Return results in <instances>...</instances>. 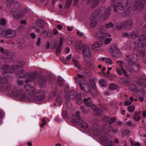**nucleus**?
<instances>
[{
	"label": "nucleus",
	"instance_id": "nucleus-8",
	"mask_svg": "<svg viewBox=\"0 0 146 146\" xmlns=\"http://www.w3.org/2000/svg\"><path fill=\"white\" fill-rule=\"evenodd\" d=\"M130 67L127 68V71L129 73V74L136 73L139 71L140 69L139 64L135 62L132 64L130 65Z\"/></svg>",
	"mask_w": 146,
	"mask_h": 146
},
{
	"label": "nucleus",
	"instance_id": "nucleus-43",
	"mask_svg": "<svg viewBox=\"0 0 146 146\" xmlns=\"http://www.w3.org/2000/svg\"><path fill=\"white\" fill-rule=\"evenodd\" d=\"M117 85L115 84H111L109 86V88L110 89L114 90L116 89L117 88Z\"/></svg>",
	"mask_w": 146,
	"mask_h": 146
},
{
	"label": "nucleus",
	"instance_id": "nucleus-31",
	"mask_svg": "<svg viewBox=\"0 0 146 146\" xmlns=\"http://www.w3.org/2000/svg\"><path fill=\"white\" fill-rule=\"evenodd\" d=\"M76 47L78 49H82L85 45L82 43L81 41H76L75 42Z\"/></svg>",
	"mask_w": 146,
	"mask_h": 146
},
{
	"label": "nucleus",
	"instance_id": "nucleus-11",
	"mask_svg": "<svg viewBox=\"0 0 146 146\" xmlns=\"http://www.w3.org/2000/svg\"><path fill=\"white\" fill-rule=\"evenodd\" d=\"M14 71H15V73L18 76L19 78H24V77H20V76H23L24 74L21 76L20 74H22L24 70L21 65V63L19 62L18 64L14 66Z\"/></svg>",
	"mask_w": 146,
	"mask_h": 146
},
{
	"label": "nucleus",
	"instance_id": "nucleus-58",
	"mask_svg": "<svg viewBox=\"0 0 146 146\" xmlns=\"http://www.w3.org/2000/svg\"><path fill=\"white\" fill-rule=\"evenodd\" d=\"M109 119V118L108 117L104 116L102 117V121L107 123V121H108V120Z\"/></svg>",
	"mask_w": 146,
	"mask_h": 146
},
{
	"label": "nucleus",
	"instance_id": "nucleus-3",
	"mask_svg": "<svg viewBox=\"0 0 146 146\" xmlns=\"http://www.w3.org/2000/svg\"><path fill=\"white\" fill-rule=\"evenodd\" d=\"M7 79L5 77L0 78V91L9 92L11 90V84L9 83L4 84L7 82Z\"/></svg>",
	"mask_w": 146,
	"mask_h": 146
},
{
	"label": "nucleus",
	"instance_id": "nucleus-35",
	"mask_svg": "<svg viewBox=\"0 0 146 146\" xmlns=\"http://www.w3.org/2000/svg\"><path fill=\"white\" fill-rule=\"evenodd\" d=\"M111 137L109 135H105L102 136L100 138V140L102 141L105 142L108 140L110 139Z\"/></svg>",
	"mask_w": 146,
	"mask_h": 146
},
{
	"label": "nucleus",
	"instance_id": "nucleus-25",
	"mask_svg": "<svg viewBox=\"0 0 146 146\" xmlns=\"http://www.w3.org/2000/svg\"><path fill=\"white\" fill-rule=\"evenodd\" d=\"M139 35V33L137 32H132L130 33H124V36H138Z\"/></svg>",
	"mask_w": 146,
	"mask_h": 146
},
{
	"label": "nucleus",
	"instance_id": "nucleus-1",
	"mask_svg": "<svg viewBox=\"0 0 146 146\" xmlns=\"http://www.w3.org/2000/svg\"><path fill=\"white\" fill-rule=\"evenodd\" d=\"M80 112L79 111H77L74 115L75 118L71 121V123L75 125H78L79 123L80 125L82 128H86L88 127V125L86 122H84V119L80 117Z\"/></svg>",
	"mask_w": 146,
	"mask_h": 146
},
{
	"label": "nucleus",
	"instance_id": "nucleus-29",
	"mask_svg": "<svg viewBox=\"0 0 146 146\" xmlns=\"http://www.w3.org/2000/svg\"><path fill=\"white\" fill-rule=\"evenodd\" d=\"M82 75L87 77H91L92 76V72L90 70H86L82 72Z\"/></svg>",
	"mask_w": 146,
	"mask_h": 146
},
{
	"label": "nucleus",
	"instance_id": "nucleus-2",
	"mask_svg": "<svg viewBox=\"0 0 146 146\" xmlns=\"http://www.w3.org/2000/svg\"><path fill=\"white\" fill-rule=\"evenodd\" d=\"M45 93L42 90H37L33 95H30L28 97V100L30 102H34L35 101L42 100L45 97Z\"/></svg>",
	"mask_w": 146,
	"mask_h": 146
},
{
	"label": "nucleus",
	"instance_id": "nucleus-33",
	"mask_svg": "<svg viewBox=\"0 0 146 146\" xmlns=\"http://www.w3.org/2000/svg\"><path fill=\"white\" fill-rule=\"evenodd\" d=\"M140 113V112H136L133 115V119L135 121H137L140 120V117L139 116V114Z\"/></svg>",
	"mask_w": 146,
	"mask_h": 146
},
{
	"label": "nucleus",
	"instance_id": "nucleus-40",
	"mask_svg": "<svg viewBox=\"0 0 146 146\" xmlns=\"http://www.w3.org/2000/svg\"><path fill=\"white\" fill-rule=\"evenodd\" d=\"M112 40V38H105L104 40V44L106 45H108L110 43Z\"/></svg>",
	"mask_w": 146,
	"mask_h": 146
},
{
	"label": "nucleus",
	"instance_id": "nucleus-53",
	"mask_svg": "<svg viewBox=\"0 0 146 146\" xmlns=\"http://www.w3.org/2000/svg\"><path fill=\"white\" fill-rule=\"evenodd\" d=\"M58 43V41L56 40L53 41L52 42V49H53L56 48V47L57 46V45Z\"/></svg>",
	"mask_w": 146,
	"mask_h": 146
},
{
	"label": "nucleus",
	"instance_id": "nucleus-36",
	"mask_svg": "<svg viewBox=\"0 0 146 146\" xmlns=\"http://www.w3.org/2000/svg\"><path fill=\"white\" fill-rule=\"evenodd\" d=\"M94 112L96 115L99 116L101 115V114L103 112V111L101 109L98 108L96 110H95Z\"/></svg>",
	"mask_w": 146,
	"mask_h": 146
},
{
	"label": "nucleus",
	"instance_id": "nucleus-9",
	"mask_svg": "<svg viewBox=\"0 0 146 146\" xmlns=\"http://www.w3.org/2000/svg\"><path fill=\"white\" fill-rule=\"evenodd\" d=\"M20 77H28V78L25 81V82L26 83H27L30 81H32L36 80L38 77V74L36 73H27L24 74V75L23 76H20Z\"/></svg>",
	"mask_w": 146,
	"mask_h": 146
},
{
	"label": "nucleus",
	"instance_id": "nucleus-23",
	"mask_svg": "<svg viewBox=\"0 0 146 146\" xmlns=\"http://www.w3.org/2000/svg\"><path fill=\"white\" fill-rule=\"evenodd\" d=\"M64 39L62 37H61L59 42V44L58 46L56 51L57 54L58 55L61 52L62 46L63 43Z\"/></svg>",
	"mask_w": 146,
	"mask_h": 146
},
{
	"label": "nucleus",
	"instance_id": "nucleus-19",
	"mask_svg": "<svg viewBox=\"0 0 146 146\" xmlns=\"http://www.w3.org/2000/svg\"><path fill=\"white\" fill-rule=\"evenodd\" d=\"M16 32L13 30L10 29H6L4 30L1 33L2 36L11 35L12 36H15L16 35Z\"/></svg>",
	"mask_w": 146,
	"mask_h": 146
},
{
	"label": "nucleus",
	"instance_id": "nucleus-48",
	"mask_svg": "<svg viewBox=\"0 0 146 146\" xmlns=\"http://www.w3.org/2000/svg\"><path fill=\"white\" fill-rule=\"evenodd\" d=\"M62 100L60 96H58L56 99V101L57 103L59 105L61 104L62 102Z\"/></svg>",
	"mask_w": 146,
	"mask_h": 146
},
{
	"label": "nucleus",
	"instance_id": "nucleus-6",
	"mask_svg": "<svg viewBox=\"0 0 146 146\" xmlns=\"http://www.w3.org/2000/svg\"><path fill=\"white\" fill-rule=\"evenodd\" d=\"M82 52L84 60L87 62H90V58L91 56V54L89 47L85 45L82 49Z\"/></svg>",
	"mask_w": 146,
	"mask_h": 146
},
{
	"label": "nucleus",
	"instance_id": "nucleus-4",
	"mask_svg": "<svg viewBox=\"0 0 146 146\" xmlns=\"http://www.w3.org/2000/svg\"><path fill=\"white\" fill-rule=\"evenodd\" d=\"M0 52L2 53H3L4 56L1 55L0 58L1 59H5V62L6 63L11 62L12 61V58L13 56L9 51L7 50H4L2 47H0Z\"/></svg>",
	"mask_w": 146,
	"mask_h": 146
},
{
	"label": "nucleus",
	"instance_id": "nucleus-21",
	"mask_svg": "<svg viewBox=\"0 0 146 146\" xmlns=\"http://www.w3.org/2000/svg\"><path fill=\"white\" fill-rule=\"evenodd\" d=\"M116 71L119 75H121L123 73V74L125 76L127 77L129 76V74L128 73V72L127 71H126L123 68L121 69L117 68Z\"/></svg>",
	"mask_w": 146,
	"mask_h": 146
},
{
	"label": "nucleus",
	"instance_id": "nucleus-61",
	"mask_svg": "<svg viewBox=\"0 0 146 146\" xmlns=\"http://www.w3.org/2000/svg\"><path fill=\"white\" fill-rule=\"evenodd\" d=\"M6 23V21L4 19H2L0 20V24L1 25H5Z\"/></svg>",
	"mask_w": 146,
	"mask_h": 146
},
{
	"label": "nucleus",
	"instance_id": "nucleus-20",
	"mask_svg": "<svg viewBox=\"0 0 146 146\" xmlns=\"http://www.w3.org/2000/svg\"><path fill=\"white\" fill-rule=\"evenodd\" d=\"M139 44L142 49L146 48V37H139Z\"/></svg>",
	"mask_w": 146,
	"mask_h": 146
},
{
	"label": "nucleus",
	"instance_id": "nucleus-42",
	"mask_svg": "<svg viewBox=\"0 0 146 146\" xmlns=\"http://www.w3.org/2000/svg\"><path fill=\"white\" fill-rule=\"evenodd\" d=\"M129 131L128 129H124L122 131V133L121 135L122 137H124L129 133Z\"/></svg>",
	"mask_w": 146,
	"mask_h": 146
},
{
	"label": "nucleus",
	"instance_id": "nucleus-32",
	"mask_svg": "<svg viewBox=\"0 0 146 146\" xmlns=\"http://www.w3.org/2000/svg\"><path fill=\"white\" fill-rule=\"evenodd\" d=\"M90 99L91 98L88 97L87 98H85L83 100L85 104L88 107L90 106L91 104V101L90 100Z\"/></svg>",
	"mask_w": 146,
	"mask_h": 146
},
{
	"label": "nucleus",
	"instance_id": "nucleus-28",
	"mask_svg": "<svg viewBox=\"0 0 146 146\" xmlns=\"http://www.w3.org/2000/svg\"><path fill=\"white\" fill-rule=\"evenodd\" d=\"M81 98V94L80 93H77L74 98L76 99V101L77 104L79 105L81 104L82 102V100Z\"/></svg>",
	"mask_w": 146,
	"mask_h": 146
},
{
	"label": "nucleus",
	"instance_id": "nucleus-24",
	"mask_svg": "<svg viewBox=\"0 0 146 146\" xmlns=\"http://www.w3.org/2000/svg\"><path fill=\"white\" fill-rule=\"evenodd\" d=\"M77 94L74 90H72L70 92L69 97L66 95L65 96V98L67 100H68L69 98L73 99L75 98Z\"/></svg>",
	"mask_w": 146,
	"mask_h": 146
},
{
	"label": "nucleus",
	"instance_id": "nucleus-17",
	"mask_svg": "<svg viewBox=\"0 0 146 146\" xmlns=\"http://www.w3.org/2000/svg\"><path fill=\"white\" fill-rule=\"evenodd\" d=\"M119 49L118 46L117 45L113 44L109 49L110 53L113 57L117 56L116 52Z\"/></svg>",
	"mask_w": 146,
	"mask_h": 146
},
{
	"label": "nucleus",
	"instance_id": "nucleus-55",
	"mask_svg": "<svg viewBox=\"0 0 146 146\" xmlns=\"http://www.w3.org/2000/svg\"><path fill=\"white\" fill-rule=\"evenodd\" d=\"M96 23H97L95 21H92L90 23V27L92 28L96 26Z\"/></svg>",
	"mask_w": 146,
	"mask_h": 146
},
{
	"label": "nucleus",
	"instance_id": "nucleus-54",
	"mask_svg": "<svg viewBox=\"0 0 146 146\" xmlns=\"http://www.w3.org/2000/svg\"><path fill=\"white\" fill-rule=\"evenodd\" d=\"M80 109L84 114H86L89 112L88 110H86L84 107L82 106H81L80 107Z\"/></svg>",
	"mask_w": 146,
	"mask_h": 146
},
{
	"label": "nucleus",
	"instance_id": "nucleus-12",
	"mask_svg": "<svg viewBox=\"0 0 146 146\" xmlns=\"http://www.w3.org/2000/svg\"><path fill=\"white\" fill-rule=\"evenodd\" d=\"M3 73L5 74L7 73H12L14 72V66L10 67L7 64L3 65L1 67Z\"/></svg>",
	"mask_w": 146,
	"mask_h": 146
},
{
	"label": "nucleus",
	"instance_id": "nucleus-60",
	"mask_svg": "<svg viewBox=\"0 0 146 146\" xmlns=\"http://www.w3.org/2000/svg\"><path fill=\"white\" fill-rule=\"evenodd\" d=\"M116 54H117L116 57H119L122 56V54L120 51L119 49L116 52Z\"/></svg>",
	"mask_w": 146,
	"mask_h": 146
},
{
	"label": "nucleus",
	"instance_id": "nucleus-56",
	"mask_svg": "<svg viewBox=\"0 0 146 146\" xmlns=\"http://www.w3.org/2000/svg\"><path fill=\"white\" fill-rule=\"evenodd\" d=\"M62 115L64 118H67L68 116V113L66 111L63 110L62 112Z\"/></svg>",
	"mask_w": 146,
	"mask_h": 146
},
{
	"label": "nucleus",
	"instance_id": "nucleus-52",
	"mask_svg": "<svg viewBox=\"0 0 146 146\" xmlns=\"http://www.w3.org/2000/svg\"><path fill=\"white\" fill-rule=\"evenodd\" d=\"M113 144V142L110 141L106 142L105 145L106 146H112Z\"/></svg>",
	"mask_w": 146,
	"mask_h": 146
},
{
	"label": "nucleus",
	"instance_id": "nucleus-30",
	"mask_svg": "<svg viewBox=\"0 0 146 146\" xmlns=\"http://www.w3.org/2000/svg\"><path fill=\"white\" fill-rule=\"evenodd\" d=\"M52 91L49 94L48 98L49 99H52L56 95V92L57 90V89H54V88H52Z\"/></svg>",
	"mask_w": 146,
	"mask_h": 146
},
{
	"label": "nucleus",
	"instance_id": "nucleus-38",
	"mask_svg": "<svg viewBox=\"0 0 146 146\" xmlns=\"http://www.w3.org/2000/svg\"><path fill=\"white\" fill-rule=\"evenodd\" d=\"M119 81L125 86H127L129 84V82L128 80L122 78H120Z\"/></svg>",
	"mask_w": 146,
	"mask_h": 146
},
{
	"label": "nucleus",
	"instance_id": "nucleus-44",
	"mask_svg": "<svg viewBox=\"0 0 146 146\" xmlns=\"http://www.w3.org/2000/svg\"><path fill=\"white\" fill-rule=\"evenodd\" d=\"M139 52L141 56L144 57L145 55V50L143 49L142 50H140L139 49Z\"/></svg>",
	"mask_w": 146,
	"mask_h": 146
},
{
	"label": "nucleus",
	"instance_id": "nucleus-51",
	"mask_svg": "<svg viewBox=\"0 0 146 146\" xmlns=\"http://www.w3.org/2000/svg\"><path fill=\"white\" fill-rule=\"evenodd\" d=\"M128 110L130 112L133 111L135 110V107L132 105H131L128 107Z\"/></svg>",
	"mask_w": 146,
	"mask_h": 146
},
{
	"label": "nucleus",
	"instance_id": "nucleus-7",
	"mask_svg": "<svg viewBox=\"0 0 146 146\" xmlns=\"http://www.w3.org/2000/svg\"><path fill=\"white\" fill-rule=\"evenodd\" d=\"M113 27V24L110 23L106 24L105 27H101L99 30V34L98 35H102V36H111L106 31L107 30V29L112 27Z\"/></svg>",
	"mask_w": 146,
	"mask_h": 146
},
{
	"label": "nucleus",
	"instance_id": "nucleus-26",
	"mask_svg": "<svg viewBox=\"0 0 146 146\" xmlns=\"http://www.w3.org/2000/svg\"><path fill=\"white\" fill-rule=\"evenodd\" d=\"M47 78L46 76H41L38 80V84L40 85L44 84V83L47 81Z\"/></svg>",
	"mask_w": 146,
	"mask_h": 146
},
{
	"label": "nucleus",
	"instance_id": "nucleus-18",
	"mask_svg": "<svg viewBox=\"0 0 146 146\" xmlns=\"http://www.w3.org/2000/svg\"><path fill=\"white\" fill-rule=\"evenodd\" d=\"M103 37H99V41H96L95 43L92 45V49H94L96 48L101 47L103 44Z\"/></svg>",
	"mask_w": 146,
	"mask_h": 146
},
{
	"label": "nucleus",
	"instance_id": "nucleus-49",
	"mask_svg": "<svg viewBox=\"0 0 146 146\" xmlns=\"http://www.w3.org/2000/svg\"><path fill=\"white\" fill-rule=\"evenodd\" d=\"M105 62L107 64H109L110 65L112 64L113 63L112 60L110 58H106Z\"/></svg>",
	"mask_w": 146,
	"mask_h": 146
},
{
	"label": "nucleus",
	"instance_id": "nucleus-13",
	"mask_svg": "<svg viewBox=\"0 0 146 146\" xmlns=\"http://www.w3.org/2000/svg\"><path fill=\"white\" fill-rule=\"evenodd\" d=\"M27 92L30 94L28 96H27V99L28 100V97L30 95H33L36 92L34 87L31 85L26 84L24 86Z\"/></svg>",
	"mask_w": 146,
	"mask_h": 146
},
{
	"label": "nucleus",
	"instance_id": "nucleus-27",
	"mask_svg": "<svg viewBox=\"0 0 146 146\" xmlns=\"http://www.w3.org/2000/svg\"><path fill=\"white\" fill-rule=\"evenodd\" d=\"M137 84L140 86H144L143 88V91L146 92V85L145 83L141 80H139L136 81Z\"/></svg>",
	"mask_w": 146,
	"mask_h": 146
},
{
	"label": "nucleus",
	"instance_id": "nucleus-46",
	"mask_svg": "<svg viewBox=\"0 0 146 146\" xmlns=\"http://www.w3.org/2000/svg\"><path fill=\"white\" fill-rule=\"evenodd\" d=\"M131 144L132 146H140V144L139 143L137 142H135L132 141L131 142Z\"/></svg>",
	"mask_w": 146,
	"mask_h": 146
},
{
	"label": "nucleus",
	"instance_id": "nucleus-45",
	"mask_svg": "<svg viewBox=\"0 0 146 146\" xmlns=\"http://www.w3.org/2000/svg\"><path fill=\"white\" fill-rule=\"evenodd\" d=\"M116 118L115 117H112L110 119H109L108 120L107 123H109L110 124H111L115 122L116 121Z\"/></svg>",
	"mask_w": 146,
	"mask_h": 146
},
{
	"label": "nucleus",
	"instance_id": "nucleus-14",
	"mask_svg": "<svg viewBox=\"0 0 146 146\" xmlns=\"http://www.w3.org/2000/svg\"><path fill=\"white\" fill-rule=\"evenodd\" d=\"M81 90H84L87 93H89L91 91L88 82L86 80L82 81L80 84Z\"/></svg>",
	"mask_w": 146,
	"mask_h": 146
},
{
	"label": "nucleus",
	"instance_id": "nucleus-39",
	"mask_svg": "<svg viewBox=\"0 0 146 146\" xmlns=\"http://www.w3.org/2000/svg\"><path fill=\"white\" fill-rule=\"evenodd\" d=\"M73 62L75 66L77 67L80 70L82 71L86 69L85 68H82L78 64L77 62L75 60H73Z\"/></svg>",
	"mask_w": 146,
	"mask_h": 146
},
{
	"label": "nucleus",
	"instance_id": "nucleus-63",
	"mask_svg": "<svg viewBox=\"0 0 146 146\" xmlns=\"http://www.w3.org/2000/svg\"><path fill=\"white\" fill-rule=\"evenodd\" d=\"M17 83L19 86H22L23 85V82L21 80H18L17 81Z\"/></svg>",
	"mask_w": 146,
	"mask_h": 146
},
{
	"label": "nucleus",
	"instance_id": "nucleus-59",
	"mask_svg": "<svg viewBox=\"0 0 146 146\" xmlns=\"http://www.w3.org/2000/svg\"><path fill=\"white\" fill-rule=\"evenodd\" d=\"M90 82L91 86H92V87L93 88H95L96 86L95 84V82L94 80L92 79H91L90 80Z\"/></svg>",
	"mask_w": 146,
	"mask_h": 146
},
{
	"label": "nucleus",
	"instance_id": "nucleus-41",
	"mask_svg": "<svg viewBox=\"0 0 146 146\" xmlns=\"http://www.w3.org/2000/svg\"><path fill=\"white\" fill-rule=\"evenodd\" d=\"M92 128L94 131L97 133H98L99 132V127L97 124L94 123L93 124Z\"/></svg>",
	"mask_w": 146,
	"mask_h": 146
},
{
	"label": "nucleus",
	"instance_id": "nucleus-64",
	"mask_svg": "<svg viewBox=\"0 0 146 146\" xmlns=\"http://www.w3.org/2000/svg\"><path fill=\"white\" fill-rule=\"evenodd\" d=\"M77 34L78 36H82L85 35L84 33H82V32L80 31H78L77 32Z\"/></svg>",
	"mask_w": 146,
	"mask_h": 146
},
{
	"label": "nucleus",
	"instance_id": "nucleus-57",
	"mask_svg": "<svg viewBox=\"0 0 146 146\" xmlns=\"http://www.w3.org/2000/svg\"><path fill=\"white\" fill-rule=\"evenodd\" d=\"M25 40L22 38H20L17 40L18 43L20 44H24L25 43Z\"/></svg>",
	"mask_w": 146,
	"mask_h": 146
},
{
	"label": "nucleus",
	"instance_id": "nucleus-16",
	"mask_svg": "<svg viewBox=\"0 0 146 146\" xmlns=\"http://www.w3.org/2000/svg\"><path fill=\"white\" fill-rule=\"evenodd\" d=\"M134 54H127L125 56V60L127 63L129 65L132 64L135 62Z\"/></svg>",
	"mask_w": 146,
	"mask_h": 146
},
{
	"label": "nucleus",
	"instance_id": "nucleus-47",
	"mask_svg": "<svg viewBox=\"0 0 146 146\" xmlns=\"http://www.w3.org/2000/svg\"><path fill=\"white\" fill-rule=\"evenodd\" d=\"M130 89L132 91H135L136 90V86L134 84H131L130 86Z\"/></svg>",
	"mask_w": 146,
	"mask_h": 146
},
{
	"label": "nucleus",
	"instance_id": "nucleus-37",
	"mask_svg": "<svg viewBox=\"0 0 146 146\" xmlns=\"http://www.w3.org/2000/svg\"><path fill=\"white\" fill-rule=\"evenodd\" d=\"M100 84L102 87H105L106 86L107 83L106 80L103 79H101L99 80Z\"/></svg>",
	"mask_w": 146,
	"mask_h": 146
},
{
	"label": "nucleus",
	"instance_id": "nucleus-10",
	"mask_svg": "<svg viewBox=\"0 0 146 146\" xmlns=\"http://www.w3.org/2000/svg\"><path fill=\"white\" fill-rule=\"evenodd\" d=\"M119 3H117L114 6V9L115 11H117L118 9L123 10L125 9L127 5V3L125 1V0H118Z\"/></svg>",
	"mask_w": 146,
	"mask_h": 146
},
{
	"label": "nucleus",
	"instance_id": "nucleus-50",
	"mask_svg": "<svg viewBox=\"0 0 146 146\" xmlns=\"http://www.w3.org/2000/svg\"><path fill=\"white\" fill-rule=\"evenodd\" d=\"M43 23L44 22L43 21L38 20L36 23V25L38 26L39 27H42V25Z\"/></svg>",
	"mask_w": 146,
	"mask_h": 146
},
{
	"label": "nucleus",
	"instance_id": "nucleus-22",
	"mask_svg": "<svg viewBox=\"0 0 146 146\" xmlns=\"http://www.w3.org/2000/svg\"><path fill=\"white\" fill-rule=\"evenodd\" d=\"M133 24V22L129 20L128 21H125L122 22L119 25L117 26L119 29H120L123 27L127 26L129 27H130L132 26Z\"/></svg>",
	"mask_w": 146,
	"mask_h": 146
},
{
	"label": "nucleus",
	"instance_id": "nucleus-5",
	"mask_svg": "<svg viewBox=\"0 0 146 146\" xmlns=\"http://www.w3.org/2000/svg\"><path fill=\"white\" fill-rule=\"evenodd\" d=\"M13 95L16 97L19 96L21 100L27 99V96L23 90L21 88H15L12 91Z\"/></svg>",
	"mask_w": 146,
	"mask_h": 146
},
{
	"label": "nucleus",
	"instance_id": "nucleus-15",
	"mask_svg": "<svg viewBox=\"0 0 146 146\" xmlns=\"http://www.w3.org/2000/svg\"><path fill=\"white\" fill-rule=\"evenodd\" d=\"M27 11V9L24 8L23 9L22 11H16L13 12V17L17 19H19L21 17H22L24 14V13Z\"/></svg>",
	"mask_w": 146,
	"mask_h": 146
},
{
	"label": "nucleus",
	"instance_id": "nucleus-34",
	"mask_svg": "<svg viewBox=\"0 0 146 146\" xmlns=\"http://www.w3.org/2000/svg\"><path fill=\"white\" fill-rule=\"evenodd\" d=\"M64 80L61 78L59 77L58 79L57 84L60 86L62 87L64 85Z\"/></svg>",
	"mask_w": 146,
	"mask_h": 146
},
{
	"label": "nucleus",
	"instance_id": "nucleus-62",
	"mask_svg": "<svg viewBox=\"0 0 146 146\" xmlns=\"http://www.w3.org/2000/svg\"><path fill=\"white\" fill-rule=\"evenodd\" d=\"M41 38L40 37H38L37 39V42L36 43V44L37 46H40V44L41 43Z\"/></svg>",
	"mask_w": 146,
	"mask_h": 146
}]
</instances>
